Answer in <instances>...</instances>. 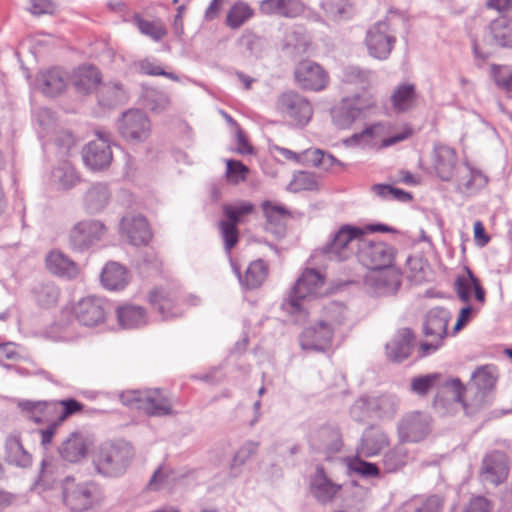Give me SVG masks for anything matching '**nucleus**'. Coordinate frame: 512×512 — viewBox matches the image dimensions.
I'll use <instances>...</instances> for the list:
<instances>
[{"label":"nucleus","mask_w":512,"mask_h":512,"mask_svg":"<svg viewBox=\"0 0 512 512\" xmlns=\"http://www.w3.org/2000/svg\"><path fill=\"white\" fill-rule=\"evenodd\" d=\"M497 376L491 366H483L472 373L467 389L459 378L446 380L443 385L452 390V403L461 405L467 415H472L491 402V394L495 388Z\"/></svg>","instance_id":"obj_1"},{"label":"nucleus","mask_w":512,"mask_h":512,"mask_svg":"<svg viewBox=\"0 0 512 512\" xmlns=\"http://www.w3.org/2000/svg\"><path fill=\"white\" fill-rule=\"evenodd\" d=\"M323 284L324 278L317 270L306 269L293 286L289 297L282 302L281 309L295 323L304 322L308 317L306 302L319 294Z\"/></svg>","instance_id":"obj_2"},{"label":"nucleus","mask_w":512,"mask_h":512,"mask_svg":"<svg viewBox=\"0 0 512 512\" xmlns=\"http://www.w3.org/2000/svg\"><path fill=\"white\" fill-rule=\"evenodd\" d=\"M63 502L72 512H85L99 506L104 499L102 488L93 481L76 482L66 477L62 485Z\"/></svg>","instance_id":"obj_3"},{"label":"nucleus","mask_w":512,"mask_h":512,"mask_svg":"<svg viewBox=\"0 0 512 512\" xmlns=\"http://www.w3.org/2000/svg\"><path fill=\"white\" fill-rule=\"evenodd\" d=\"M374 106L375 100L371 95L355 94L344 97L330 110L332 123L339 130L351 129Z\"/></svg>","instance_id":"obj_4"},{"label":"nucleus","mask_w":512,"mask_h":512,"mask_svg":"<svg viewBox=\"0 0 512 512\" xmlns=\"http://www.w3.org/2000/svg\"><path fill=\"white\" fill-rule=\"evenodd\" d=\"M133 449L126 442L104 443L95 458L96 469L105 476H119L128 467Z\"/></svg>","instance_id":"obj_5"},{"label":"nucleus","mask_w":512,"mask_h":512,"mask_svg":"<svg viewBox=\"0 0 512 512\" xmlns=\"http://www.w3.org/2000/svg\"><path fill=\"white\" fill-rule=\"evenodd\" d=\"M254 208V205L249 201H236L222 206L224 219L220 221L219 229L224 241V248L228 254L239 239L237 225L247 215L251 214Z\"/></svg>","instance_id":"obj_6"},{"label":"nucleus","mask_w":512,"mask_h":512,"mask_svg":"<svg viewBox=\"0 0 512 512\" xmlns=\"http://www.w3.org/2000/svg\"><path fill=\"white\" fill-rule=\"evenodd\" d=\"M365 236V230L361 227L349 224L342 225L333 235L332 239L322 248V252L331 260L343 261L352 253V246L358 244Z\"/></svg>","instance_id":"obj_7"},{"label":"nucleus","mask_w":512,"mask_h":512,"mask_svg":"<svg viewBox=\"0 0 512 512\" xmlns=\"http://www.w3.org/2000/svg\"><path fill=\"white\" fill-rule=\"evenodd\" d=\"M356 256L363 266L372 271L391 266L395 258V250L383 241H374L363 236L358 244Z\"/></svg>","instance_id":"obj_8"},{"label":"nucleus","mask_w":512,"mask_h":512,"mask_svg":"<svg viewBox=\"0 0 512 512\" xmlns=\"http://www.w3.org/2000/svg\"><path fill=\"white\" fill-rule=\"evenodd\" d=\"M277 108L291 125L306 126L312 118L313 108L310 102L302 95L288 91L283 93L277 101Z\"/></svg>","instance_id":"obj_9"},{"label":"nucleus","mask_w":512,"mask_h":512,"mask_svg":"<svg viewBox=\"0 0 512 512\" xmlns=\"http://www.w3.org/2000/svg\"><path fill=\"white\" fill-rule=\"evenodd\" d=\"M451 319L449 310L442 307H435L429 310L424 322V334L430 337V342H424L420 348L422 355L426 356L435 352L441 345V341L447 335V325Z\"/></svg>","instance_id":"obj_10"},{"label":"nucleus","mask_w":512,"mask_h":512,"mask_svg":"<svg viewBox=\"0 0 512 512\" xmlns=\"http://www.w3.org/2000/svg\"><path fill=\"white\" fill-rule=\"evenodd\" d=\"M368 54L378 60H386L396 43V37L387 21H378L366 31L364 40Z\"/></svg>","instance_id":"obj_11"},{"label":"nucleus","mask_w":512,"mask_h":512,"mask_svg":"<svg viewBox=\"0 0 512 512\" xmlns=\"http://www.w3.org/2000/svg\"><path fill=\"white\" fill-rule=\"evenodd\" d=\"M122 137L130 143L145 142L151 134V122L141 110L130 109L123 113L118 123Z\"/></svg>","instance_id":"obj_12"},{"label":"nucleus","mask_w":512,"mask_h":512,"mask_svg":"<svg viewBox=\"0 0 512 512\" xmlns=\"http://www.w3.org/2000/svg\"><path fill=\"white\" fill-rule=\"evenodd\" d=\"M386 134L387 125L379 122L365 128L360 133L353 134L346 142L351 145L370 147L381 141L382 147H389L407 139L412 134V131L410 128H405L403 132L385 138Z\"/></svg>","instance_id":"obj_13"},{"label":"nucleus","mask_w":512,"mask_h":512,"mask_svg":"<svg viewBox=\"0 0 512 512\" xmlns=\"http://www.w3.org/2000/svg\"><path fill=\"white\" fill-rule=\"evenodd\" d=\"M105 233V226L98 220H83L69 231V246L74 251H85L99 241Z\"/></svg>","instance_id":"obj_14"},{"label":"nucleus","mask_w":512,"mask_h":512,"mask_svg":"<svg viewBox=\"0 0 512 512\" xmlns=\"http://www.w3.org/2000/svg\"><path fill=\"white\" fill-rule=\"evenodd\" d=\"M72 313L80 325L96 327L106 319L107 303L100 297H83L74 305Z\"/></svg>","instance_id":"obj_15"},{"label":"nucleus","mask_w":512,"mask_h":512,"mask_svg":"<svg viewBox=\"0 0 512 512\" xmlns=\"http://www.w3.org/2000/svg\"><path fill=\"white\" fill-rule=\"evenodd\" d=\"M96 139L90 141L83 150V161L91 170L107 168L112 161L109 135L105 131H97Z\"/></svg>","instance_id":"obj_16"},{"label":"nucleus","mask_w":512,"mask_h":512,"mask_svg":"<svg viewBox=\"0 0 512 512\" xmlns=\"http://www.w3.org/2000/svg\"><path fill=\"white\" fill-rule=\"evenodd\" d=\"M295 79L303 89L311 91H321L329 82L327 72L318 63L310 60H304L297 65Z\"/></svg>","instance_id":"obj_17"},{"label":"nucleus","mask_w":512,"mask_h":512,"mask_svg":"<svg viewBox=\"0 0 512 512\" xmlns=\"http://www.w3.org/2000/svg\"><path fill=\"white\" fill-rule=\"evenodd\" d=\"M429 429V415L418 411L407 414L398 424L399 438L403 442H418L426 437Z\"/></svg>","instance_id":"obj_18"},{"label":"nucleus","mask_w":512,"mask_h":512,"mask_svg":"<svg viewBox=\"0 0 512 512\" xmlns=\"http://www.w3.org/2000/svg\"><path fill=\"white\" fill-rule=\"evenodd\" d=\"M456 151L444 144H435L432 151V168L442 181H452L458 167Z\"/></svg>","instance_id":"obj_19"},{"label":"nucleus","mask_w":512,"mask_h":512,"mask_svg":"<svg viewBox=\"0 0 512 512\" xmlns=\"http://www.w3.org/2000/svg\"><path fill=\"white\" fill-rule=\"evenodd\" d=\"M336 336L331 330L321 325L318 320L314 325L302 331L299 336V343L303 350L325 352L332 346Z\"/></svg>","instance_id":"obj_20"},{"label":"nucleus","mask_w":512,"mask_h":512,"mask_svg":"<svg viewBox=\"0 0 512 512\" xmlns=\"http://www.w3.org/2000/svg\"><path fill=\"white\" fill-rule=\"evenodd\" d=\"M365 283L377 294H391L398 290L401 278L391 264V266L369 271L365 275Z\"/></svg>","instance_id":"obj_21"},{"label":"nucleus","mask_w":512,"mask_h":512,"mask_svg":"<svg viewBox=\"0 0 512 512\" xmlns=\"http://www.w3.org/2000/svg\"><path fill=\"white\" fill-rule=\"evenodd\" d=\"M319 321L335 335H339L350 326V312L343 303L333 301L323 307Z\"/></svg>","instance_id":"obj_22"},{"label":"nucleus","mask_w":512,"mask_h":512,"mask_svg":"<svg viewBox=\"0 0 512 512\" xmlns=\"http://www.w3.org/2000/svg\"><path fill=\"white\" fill-rule=\"evenodd\" d=\"M453 181L459 192L472 195L485 187L488 179L480 170L468 163H463L458 167Z\"/></svg>","instance_id":"obj_23"},{"label":"nucleus","mask_w":512,"mask_h":512,"mask_svg":"<svg viewBox=\"0 0 512 512\" xmlns=\"http://www.w3.org/2000/svg\"><path fill=\"white\" fill-rule=\"evenodd\" d=\"M121 232L130 244L146 245L151 239V231L147 220L141 215H128L121 220Z\"/></svg>","instance_id":"obj_24"},{"label":"nucleus","mask_w":512,"mask_h":512,"mask_svg":"<svg viewBox=\"0 0 512 512\" xmlns=\"http://www.w3.org/2000/svg\"><path fill=\"white\" fill-rule=\"evenodd\" d=\"M508 473L509 468L502 453L492 452L483 459L480 471L483 482L497 486L506 480Z\"/></svg>","instance_id":"obj_25"},{"label":"nucleus","mask_w":512,"mask_h":512,"mask_svg":"<svg viewBox=\"0 0 512 512\" xmlns=\"http://www.w3.org/2000/svg\"><path fill=\"white\" fill-rule=\"evenodd\" d=\"M148 300L163 320L174 318L181 314V310L177 305V293L174 290L166 288L154 289L149 293Z\"/></svg>","instance_id":"obj_26"},{"label":"nucleus","mask_w":512,"mask_h":512,"mask_svg":"<svg viewBox=\"0 0 512 512\" xmlns=\"http://www.w3.org/2000/svg\"><path fill=\"white\" fill-rule=\"evenodd\" d=\"M388 435L379 427L367 428L361 437L357 447L358 456L370 458L378 455L385 447L389 446Z\"/></svg>","instance_id":"obj_27"},{"label":"nucleus","mask_w":512,"mask_h":512,"mask_svg":"<svg viewBox=\"0 0 512 512\" xmlns=\"http://www.w3.org/2000/svg\"><path fill=\"white\" fill-rule=\"evenodd\" d=\"M259 9L265 15H277L284 18H297L306 15V6L301 0H262Z\"/></svg>","instance_id":"obj_28"},{"label":"nucleus","mask_w":512,"mask_h":512,"mask_svg":"<svg viewBox=\"0 0 512 512\" xmlns=\"http://www.w3.org/2000/svg\"><path fill=\"white\" fill-rule=\"evenodd\" d=\"M231 266L241 286L246 290L259 288L268 276V265L261 259L252 261L246 268L244 275L241 274L240 268L236 263L231 262Z\"/></svg>","instance_id":"obj_29"},{"label":"nucleus","mask_w":512,"mask_h":512,"mask_svg":"<svg viewBox=\"0 0 512 512\" xmlns=\"http://www.w3.org/2000/svg\"><path fill=\"white\" fill-rule=\"evenodd\" d=\"M464 274L456 277L454 282V290L458 298L463 303H469L471 300V291H474L475 299L481 303L485 301V290L481 286L478 278L466 266L464 267Z\"/></svg>","instance_id":"obj_30"},{"label":"nucleus","mask_w":512,"mask_h":512,"mask_svg":"<svg viewBox=\"0 0 512 512\" xmlns=\"http://www.w3.org/2000/svg\"><path fill=\"white\" fill-rule=\"evenodd\" d=\"M414 335L409 328H402L386 344V355L394 362H402L409 357L413 347Z\"/></svg>","instance_id":"obj_31"},{"label":"nucleus","mask_w":512,"mask_h":512,"mask_svg":"<svg viewBox=\"0 0 512 512\" xmlns=\"http://www.w3.org/2000/svg\"><path fill=\"white\" fill-rule=\"evenodd\" d=\"M311 445L328 453L338 452L342 446L339 429L334 425H323L316 429L310 437Z\"/></svg>","instance_id":"obj_32"},{"label":"nucleus","mask_w":512,"mask_h":512,"mask_svg":"<svg viewBox=\"0 0 512 512\" xmlns=\"http://www.w3.org/2000/svg\"><path fill=\"white\" fill-rule=\"evenodd\" d=\"M148 416H166L172 414V403L160 389L144 390L142 409Z\"/></svg>","instance_id":"obj_33"},{"label":"nucleus","mask_w":512,"mask_h":512,"mask_svg":"<svg viewBox=\"0 0 512 512\" xmlns=\"http://www.w3.org/2000/svg\"><path fill=\"white\" fill-rule=\"evenodd\" d=\"M118 323L122 328L135 329L148 323L147 312L144 307L126 303L116 310Z\"/></svg>","instance_id":"obj_34"},{"label":"nucleus","mask_w":512,"mask_h":512,"mask_svg":"<svg viewBox=\"0 0 512 512\" xmlns=\"http://www.w3.org/2000/svg\"><path fill=\"white\" fill-rule=\"evenodd\" d=\"M46 266L51 273L67 279H73L79 273L77 264L58 250L47 255Z\"/></svg>","instance_id":"obj_35"},{"label":"nucleus","mask_w":512,"mask_h":512,"mask_svg":"<svg viewBox=\"0 0 512 512\" xmlns=\"http://www.w3.org/2000/svg\"><path fill=\"white\" fill-rule=\"evenodd\" d=\"M37 88L47 96H56L66 87L63 72L58 68L39 73L36 79Z\"/></svg>","instance_id":"obj_36"},{"label":"nucleus","mask_w":512,"mask_h":512,"mask_svg":"<svg viewBox=\"0 0 512 512\" xmlns=\"http://www.w3.org/2000/svg\"><path fill=\"white\" fill-rule=\"evenodd\" d=\"M390 102L396 113H404L413 109L417 103L415 86L411 83L398 85L390 96Z\"/></svg>","instance_id":"obj_37"},{"label":"nucleus","mask_w":512,"mask_h":512,"mask_svg":"<svg viewBox=\"0 0 512 512\" xmlns=\"http://www.w3.org/2000/svg\"><path fill=\"white\" fill-rule=\"evenodd\" d=\"M128 98V91L118 81L104 83L98 91L99 104L104 107H115L124 104Z\"/></svg>","instance_id":"obj_38"},{"label":"nucleus","mask_w":512,"mask_h":512,"mask_svg":"<svg viewBox=\"0 0 512 512\" xmlns=\"http://www.w3.org/2000/svg\"><path fill=\"white\" fill-rule=\"evenodd\" d=\"M19 407L27 413V417L37 424H46L55 417L57 404L52 402H33L29 400L21 401Z\"/></svg>","instance_id":"obj_39"},{"label":"nucleus","mask_w":512,"mask_h":512,"mask_svg":"<svg viewBox=\"0 0 512 512\" xmlns=\"http://www.w3.org/2000/svg\"><path fill=\"white\" fill-rule=\"evenodd\" d=\"M341 486L327 478L323 469H318L311 481V492L321 503L331 501L340 491Z\"/></svg>","instance_id":"obj_40"},{"label":"nucleus","mask_w":512,"mask_h":512,"mask_svg":"<svg viewBox=\"0 0 512 512\" xmlns=\"http://www.w3.org/2000/svg\"><path fill=\"white\" fill-rule=\"evenodd\" d=\"M128 282L127 270L117 262L105 265L101 273V283L108 290L123 289Z\"/></svg>","instance_id":"obj_41"},{"label":"nucleus","mask_w":512,"mask_h":512,"mask_svg":"<svg viewBox=\"0 0 512 512\" xmlns=\"http://www.w3.org/2000/svg\"><path fill=\"white\" fill-rule=\"evenodd\" d=\"M59 452L62 458L68 462L76 463L83 459L87 452V442L85 437L80 433H72L70 437L65 440Z\"/></svg>","instance_id":"obj_42"},{"label":"nucleus","mask_w":512,"mask_h":512,"mask_svg":"<svg viewBox=\"0 0 512 512\" xmlns=\"http://www.w3.org/2000/svg\"><path fill=\"white\" fill-rule=\"evenodd\" d=\"M490 34L495 43L503 48H512V17L502 15L489 24Z\"/></svg>","instance_id":"obj_43"},{"label":"nucleus","mask_w":512,"mask_h":512,"mask_svg":"<svg viewBox=\"0 0 512 512\" xmlns=\"http://www.w3.org/2000/svg\"><path fill=\"white\" fill-rule=\"evenodd\" d=\"M110 191L106 184H93L85 194L84 205L90 213L100 212L110 200Z\"/></svg>","instance_id":"obj_44"},{"label":"nucleus","mask_w":512,"mask_h":512,"mask_svg":"<svg viewBox=\"0 0 512 512\" xmlns=\"http://www.w3.org/2000/svg\"><path fill=\"white\" fill-rule=\"evenodd\" d=\"M100 79V73L96 67L85 65L75 71L73 83L78 92L86 94L96 88Z\"/></svg>","instance_id":"obj_45"},{"label":"nucleus","mask_w":512,"mask_h":512,"mask_svg":"<svg viewBox=\"0 0 512 512\" xmlns=\"http://www.w3.org/2000/svg\"><path fill=\"white\" fill-rule=\"evenodd\" d=\"M262 208L268 222L266 229L277 236H282L284 233L283 219L288 215V211L283 206L270 201H264Z\"/></svg>","instance_id":"obj_46"},{"label":"nucleus","mask_w":512,"mask_h":512,"mask_svg":"<svg viewBox=\"0 0 512 512\" xmlns=\"http://www.w3.org/2000/svg\"><path fill=\"white\" fill-rule=\"evenodd\" d=\"M309 45L310 37L304 27L300 25H293L286 30L283 39L284 48H292L297 53H304Z\"/></svg>","instance_id":"obj_47"},{"label":"nucleus","mask_w":512,"mask_h":512,"mask_svg":"<svg viewBox=\"0 0 512 512\" xmlns=\"http://www.w3.org/2000/svg\"><path fill=\"white\" fill-rule=\"evenodd\" d=\"M318 177L308 171H298L294 173L292 180L287 186V190L293 193L302 191H315L319 189Z\"/></svg>","instance_id":"obj_48"},{"label":"nucleus","mask_w":512,"mask_h":512,"mask_svg":"<svg viewBox=\"0 0 512 512\" xmlns=\"http://www.w3.org/2000/svg\"><path fill=\"white\" fill-rule=\"evenodd\" d=\"M254 14L253 9L245 2L234 3L229 9L225 23L231 29L240 28Z\"/></svg>","instance_id":"obj_49"},{"label":"nucleus","mask_w":512,"mask_h":512,"mask_svg":"<svg viewBox=\"0 0 512 512\" xmlns=\"http://www.w3.org/2000/svg\"><path fill=\"white\" fill-rule=\"evenodd\" d=\"M52 179L63 189H70L80 181L78 173L69 162H63L58 165L52 171Z\"/></svg>","instance_id":"obj_50"},{"label":"nucleus","mask_w":512,"mask_h":512,"mask_svg":"<svg viewBox=\"0 0 512 512\" xmlns=\"http://www.w3.org/2000/svg\"><path fill=\"white\" fill-rule=\"evenodd\" d=\"M409 460L408 451L403 446H396L387 451L382 459L385 472L393 473L403 468Z\"/></svg>","instance_id":"obj_51"},{"label":"nucleus","mask_w":512,"mask_h":512,"mask_svg":"<svg viewBox=\"0 0 512 512\" xmlns=\"http://www.w3.org/2000/svg\"><path fill=\"white\" fill-rule=\"evenodd\" d=\"M133 21L143 35L150 37L155 42L161 41L167 34V30L160 20L149 21L143 19L139 14H134Z\"/></svg>","instance_id":"obj_52"},{"label":"nucleus","mask_w":512,"mask_h":512,"mask_svg":"<svg viewBox=\"0 0 512 512\" xmlns=\"http://www.w3.org/2000/svg\"><path fill=\"white\" fill-rule=\"evenodd\" d=\"M441 379L442 375L440 373H430L413 377L410 384L411 392L419 396H424L440 384Z\"/></svg>","instance_id":"obj_53"},{"label":"nucleus","mask_w":512,"mask_h":512,"mask_svg":"<svg viewBox=\"0 0 512 512\" xmlns=\"http://www.w3.org/2000/svg\"><path fill=\"white\" fill-rule=\"evenodd\" d=\"M441 509L442 500L440 497L432 495L421 503L414 501L406 502L397 512H441Z\"/></svg>","instance_id":"obj_54"},{"label":"nucleus","mask_w":512,"mask_h":512,"mask_svg":"<svg viewBox=\"0 0 512 512\" xmlns=\"http://www.w3.org/2000/svg\"><path fill=\"white\" fill-rule=\"evenodd\" d=\"M374 409V402L370 397H360L350 408V415L357 422H364L371 417Z\"/></svg>","instance_id":"obj_55"},{"label":"nucleus","mask_w":512,"mask_h":512,"mask_svg":"<svg viewBox=\"0 0 512 512\" xmlns=\"http://www.w3.org/2000/svg\"><path fill=\"white\" fill-rule=\"evenodd\" d=\"M8 460L20 467H27L31 464L30 454L24 450L22 444L18 440H13L7 445Z\"/></svg>","instance_id":"obj_56"},{"label":"nucleus","mask_w":512,"mask_h":512,"mask_svg":"<svg viewBox=\"0 0 512 512\" xmlns=\"http://www.w3.org/2000/svg\"><path fill=\"white\" fill-rule=\"evenodd\" d=\"M371 72L358 66H347L343 69L342 79L349 84L365 86L369 83Z\"/></svg>","instance_id":"obj_57"},{"label":"nucleus","mask_w":512,"mask_h":512,"mask_svg":"<svg viewBox=\"0 0 512 512\" xmlns=\"http://www.w3.org/2000/svg\"><path fill=\"white\" fill-rule=\"evenodd\" d=\"M306 157L313 166L320 167L324 170L330 169L335 163L338 162L333 155L325 153L320 149L307 150Z\"/></svg>","instance_id":"obj_58"},{"label":"nucleus","mask_w":512,"mask_h":512,"mask_svg":"<svg viewBox=\"0 0 512 512\" xmlns=\"http://www.w3.org/2000/svg\"><path fill=\"white\" fill-rule=\"evenodd\" d=\"M374 402V409L379 412V415H392L396 412L399 399L393 394H384L378 398H372Z\"/></svg>","instance_id":"obj_59"},{"label":"nucleus","mask_w":512,"mask_h":512,"mask_svg":"<svg viewBox=\"0 0 512 512\" xmlns=\"http://www.w3.org/2000/svg\"><path fill=\"white\" fill-rule=\"evenodd\" d=\"M138 67L141 73L150 76H164L172 81L178 82L179 77L173 72H166L159 64L155 61L144 59L139 61Z\"/></svg>","instance_id":"obj_60"},{"label":"nucleus","mask_w":512,"mask_h":512,"mask_svg":"<svg viewBox=\"0 0 512 512\" xmlns=\"http://www.w3.org/2000/svg\"><path fill=\"white\" fill-rule=\"evenodd\" d=\"M226 165V174L229 182L238 184L246 180L249 169L242 162L237 160H228Z\"/></svg>","instance_id":"obj_61"},{"label":"nucleus","mask_w":512,"mask_h":512,"mask_svg":"<svg viewBox=\"0 0 512 512\" xmlns=\"http://www.w3.org/2000/svg\"><path fill=\"white\" fill-rule=\"evenodd\" d=\"M59 297V290L53 284H45L36 290V298L40 305L50 307L56 304Z\"/></svg>","instance_id":"obj_62"},{"label":"nucleus","mask_w":512,"mask_h":512,"mask_svg":"<svg viewBox=\"0 0 512 512\" xmlns=\"http://www.w3.org/2000/svg\"><path fill=\"white\" fill-rule=\"evenodd\" d=\"M57 404V411L55 418L61 423L73 413L80 411L82 409V404L74 399L62 400L59 402H54Z\"/></svg>","instance_id":"obj_63"},{"label":"nucleus","mask_w":512,"mask_h":512,"mask_svg":"<svg viewBox=\"0 0 512 512\" xmlns=\"http://www.w3.org/2000/svg\"><path fill=\"white\" fill-rule=\"evenodd\" d=\"M492 70L496 84L505 90H509L512 86V67L494 65Z\"/></svg>","instance_id":"obj_64"}]
</instances>
